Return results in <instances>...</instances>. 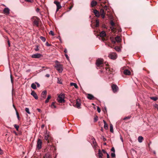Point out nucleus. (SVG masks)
<instances>
[{
	"label": "nucleus",
	"instance_id": "f257e3e1",
	"mask_svg": "<svg viewBox=\"0 0 158 158\" xmlns=\"http://www.w3.org/2000/svg\"><path fill=\"white\" fill-rule=\"evenodd\" d=\"M98 151V153L97 156L98 157V158H102V157L103 155V153H106L107 155V158H110L109 155L104 150L102 149V151H101V150L99 149Z\"/></svg>",
	"mask_w": 158,
	"mask_h": 158
},
{
	"label": "nucleus",
	"instance_id": "f03ea898",
	"mask_svg": "<svg viewBox=\"0 0 158 158\" xmlns=\"http://www.w3.org/2000/svg\"><path fill=\"white\" fill-rule=\"evenodd\" d=\"M53 140L50 134H46L44 136V141H47L48 143H49L50 142H51Z\"/></svg>",
	"mask_w": 158,
	"mask_h": 158
},
{
	"label": "nucleus",
	"instance_id": "7ed1b4c3",
	"mask_svg": "<svg viewBox=\"0 0 158 158\" xmlns=\"http://www.w3.org/2000/svg\"><path fill=\"white\" fill-rule=\"evenodd\" d=\"M32 20L34 25L39 26V23L40 21V19L37 17H34L32 18Z\"/></svg>",
	"mask_w": 158,
	"mask_h": 158
},
{
	"label": "nucleus",
	"instance_id": "20e7f679",
	"mask_svg": "<svg viewBox=\"0 0 158 158\" xmlns=\"http://www.w3.org/2000/svg\"><path fill=\"white\" fill-rule=\"evenodd\" d=\"M110 40L112 42V43L113 44H115L116 43V41L118 43L120 42L121 41V39L119 36H116L115 39H114L113 37H110Z\"/></svg>",
	"mask_w": 158,
	"mask_h": 158
},
{
	"label": "nucleus",
	"instance_id": "39448f33",
	"mask_svg": "<svg viewBox=\"0 0 158 158\" xmlns=\"http://www.w3.org/2000/svg\"><path fill=\"white\" fill-rule=\"evenodd\" d=\"M64 94H61L59 95L57 98L58 101L60 103L64 102H65L64 100Z\"/></svg>",
	"mask_w": 158,
	"mask_h": 158
},
{
	"label": "nucleus",
	"instance_id": "423d86ee",
	"mask_svg": "<svg viewBox=\"0 0 158 158\" xmlns=\"http://www.w3.org/2000/svg\"><path fill=\"white\" fill-rule=\"evenodd\" d=\"M90 141L93 147H94L95 148H96L97 145V143L94 138L93 136H92L91 137V139L90 140Z\"/></svg>",
	"mask_w": 158,
	"mask_h": 158
},
{
	"label": "nucleus",
	"instance_id": "0eeeda50",
	"mask_svg": "<svg viewBox=\"0 0 158 158\" xmlns=\"http://www.w3.org/2000/svg\"><path fill=\"white\" fill-rule=\"evenodd\" d=\"M59 73H61L63 71V65L60 64H56L55 66Z\"/></svg>",
	"mask_w": 158,
	"mask_h": 158
},
{
	"label": "nucleus",
	"instance_id": "6e6552de",
	"mask_svg": "<svg viewBox=\"0 0 158 158\" xmlns=\"http://www.w3.org/2000/svg\"><path fill=\"white\" fill-rule=\"evenodd\" d=\"M103 60L101 59H98L96 60V64L98 67H100L103 64Z\"/></svg>",
	"mask_w": 158,
	"mask_h": 158
},
{
	"label": "nucleus",
	"instance_id": "1a4fd4ad",
	"mask_svg": "<svg viewBox=\"0 0 158 158\" xmlns=\"http://www.w3.org/2000/svg\"><path fill=\"white\" fill-rule=\"evenodd\" d=\"M100 36L102 38V40L103 41H104L106 40V39L103 37L106 36V33L105 31H102L100 33Z\"/></svg>",
	"mask_w": 158,
	"mask_h": 158
},
{
	"label": "nucleus",
	"instance_id": "9d476101",
	"mask_svg": "<svg viewBox=\"0 0 158 158\" xmlns=\"http://www.w3.org/2000/svg\"><path fill=\"white\" fill-rule=\"evenodd\" d=\"M42 56V55L40 53H36L32 55L31 57L32 58H39Z\"/></svg>",
	"mask_w": 158,
	"mask_h": 158
},
{
	"label": "nucleus",
	"instance_id": "9b49d317",
	"mask_svg": "<svg viewBox=\"0 0 158 158\" xmlns=\"http://www.w3.org/2000/svg\"><path fill=\"white\" fill-rule=\"evenodd\" d=\"M54 3L56 4V11H57L59 10L60 9L61 7V6L60 5V4L59 2L56 1H55L54 2Z\"/></svg>",
	"mask_w": 158,
	"mask_h": 158
},
{
	"label": "nucleus",
	"instance_id": "f8f14e48",
	"mask_svg": "<svg viewBox=\"0 0 158 158\" xmlns=\"http://www.w3.org/2000/svg\"><path fill=\"white\" fill-rule=\"evenodd\" d=\"M80 101L79 99H77L76 102V104L75 105H73V106L76 107L77 108H80V106L81 105Z\"/></svg>",
	"mask_w": 158,
	"mask_h": 158
},
{
	"label": "nucleus",
	"instance_id": "ddd939ff",
	"mask_svg": "<svg viewBox=\"0 0 158 158\" xmlns=\"http://www.w3.org/2000/svg\"><path fill=\"white\" fill-rule=\"evenodd\" d=\"M110 58L112 59H115L117 58V55L115 53H112L108 56Z\"/></svg>",
	"mask_w": 158,
	"mask_h": 158
},
{
	"label": "nucleus",
	"instance_id": "4468645a",
	"mask_svg": "<svg viewBox=\"0 0 158 158\" xmlns=\"http://www.w3.org/2000/svg\"><path fill=\"white\" fill-rule=\"evenodd\" d=\"M100 15L102 19H104L105 17V11L104 9H101L100 10V12H99Z\"/></svg>",
	"mask_w": 158,
	"mask_h": 158
},
{
	"label": "nucleus",
	"instance_id": "2eb2a0df",
	"mask_svg": "<svg viewBox=\"0 0 158 158\" xmlns=\"http://www.w3.org/2000/svg\"><path fill=\"white\" fill-rule=\"evenodd\" d=\"M42 143V142L41 139H38L37 144V148H41Z\"/></svg>",
	"mask_w": 158,
	"mask_h": 158
},
{
	"label": "nucleus",
	"instance_id": "dca6fc26",
	"mask_svg": "<svg viewBox=\"0 0 158 158\" xmlns=\"http://www.w3.org/2000/svg\"><path fill=\"white\" fill-rule=\"evenodd\" d=\"M111 87L114 92L115 93L118 91V88L117 85L113 84L112 85Z\"/></svg>",
	"mask_w": 158,
	"mask_h": 158
},
{
	"label": "nucleus",
	"instance_id": "f3484780",
	"mask_svg": "<svg viewBox=\"0 0 158 158\" xmlns=\"http://www.w3.org/2000/svg\"><path fill=\"white\" fill-rule=\"evenodd\" d=\"M93 12L94 13L95 16L98 18L100 16V13L99 11L96 9H93Z\"/></svg>",
	"mask_w": 158,
	"mask_h": 158
},
{
	"label": "nucleus",
	"instance_id": "a211bd4d",
	"mask_svg": "<svg viewBox=\"0 0 158 158\" xmlns=\"http://www.w3.org/2000/svg\"><path fill=\"white\" fill-rule=\"evenodd\" d=\"M10 9L8 8H5L3 11L4 14L8 15L10 13Z\"/></svg>",
	"mask_w": 158,
	"mask_h": 158
},
{
	"label": "nucleus",
	"instance_id": "6ab92c4d",
	"mask_svg": "<svg viewBox=\"0 0 158 158\" xmlns=\"http://www.w3.org/2000/svg\"><path fill=\"white\" fill-rule=\"evenodd\" d=\"M31 95H32L35 99H38V96L34 91H32L31 93Z\"/></svg>",
	"mask_w": 158,
	"mask_h": 158
},
{
	"label": "nucleus",
	"instance_id": "aec40b11",
	"mask_svg": "<svg viewBox=\"0 0 158 158\" xmlns=\"http://www.w3.org/2000/svg\"><path fill=\"white\" fill-rule=\"evenodd\" d=\"M123 73L126 75H129L131 74L130 71L127 69H126L124 70L123 71Z\"/></svg>",
	"mask_w": 158,
	"mask_h": 158
},
{
	"label": "nucleus",
	"instance_id": "412c9836",
	"mask_svg": "<svg viewBox=\"0 0 158 158\" xmlns=\"http://www.w3.org/2000/svg\"><path fill=\"white\" fill-rule=\"evenodd\" d=\"M87 98L89 100H94L95 98L92 94H87Z\"/></svg>",
	"mask_w": 158,
	"mask_h": 158
},
{
	"label": "nucleus",
	"instance_id": "4be33fe9",
	"mask_svg": "<svg viewBox=\"0 0 158 158\" xmlns=\"http://www.w3.org/2000/svg\"><path fill=\"white\" fill-rule=\"evenodd\" d=\"M97 2L93 0L91 2V6L92 7H93L96 6L97 5Z\"/></svg>",
	"mask_w": 158,
	"mask_h": 158
},
{
	"label": "nucleus",
	"instance_id": "5701e85b",
	"mask_svg": "<svg viewBox=\"0 0 158 158\" xmlns=\"http://www.w3.org/2000/svg\"><path fill=\"white\" fill-rule=\"evenodd\" d=\"M47 94V92L46 91H44L42 92L41 94V97L44 98H46V95Z\"/></svg>",
	"mask_w": 158,
	"mask_h": 158
},
{
	"label": "nucleus",
	"instance_id": "b1692460",
	"mask_svg": "<svg viewBox=\"0 0 158 158\" xmlns=\"http://www.w3.org/2000/svg\"><path fill=\"white\" fill-rule=\"evenodd\" d=\"M111 151L112 152L111 153V157L113 158H114L115 157V149H111Z\"/></svg>",
	"mask_w": 158,
	"mask_h": 158
},
{
	"label": "nucleus",
	"instance_id": "393cba45",
	"mask_svg": "<svg viewBox=\"0 0 158 158\" xmlns=\"http://www.w3.org/2000/svg\"><path fill=\"white\" fill-rule=\"evenodd\" d=\"M143 138L142 136H139L138 138V141L140 142H142L143 140Z\"/></svg>",
	"mask_w": 158,
	"mask_h": 158
},
{
	"label": "nucleus",
	"instance_id": "a878e982",
	"mask_svg": "<svg viewBox=\"0 0 158 158\" xmlns=\"http://www.w3.org/2000/svg\"><path fill=\"white\" fill-rule=\"evenodd\" d=\"M104 125V127L105 129L106 130L108 128V126L107 124L106 123V122L104 120H103Z\"/></svg>",
	"mask_w": 158,
	"mask_h": 158
},
{
	"label": "nucleus",
	"instance_id": "bb28decb",
	"mask_svg": "<svg viewBox=\"0 0 158 158\" xmlns=\"http://www.w3.org/2000/svg\"><path fill=\"white\" fill-rule=\"evenodd\" d=\"M70 85L71 86H74L76 89H77L78 88V87L77 84L75 83H70Z\"/></svg>",
	"mask_w": 158,
	"mask_h": 158
},
{
	"label": "nucleus",
	"instance_id": "cd10ccee",
	"mask_svg": "<svg viewBox=\"0 0 158 158\" xmlns=\"http://www.w3.org/2000/svg\"><path fill=\"white\" fill-rule=\"evenodd\" d=\"M95 23V27H98L99 26V21L98 19H97L96 20Z\"/></svg>",
	"mask_w": 158,
	"mask_h": 158
},
{
	"label": "nucleus",
	"instance_id": "c85d7f7f",
	"mask_svg": "<svg viewBox=\"0 0 158 158\" xmlns=\"http://www.w3.org/2000/svg\"><path fill=\"white\" fill-rule=\"evenodd\" d=\"M51 96L50 95H49L48 96L47 99L45 101V103H47L48 102H49V100L51 98Z\"/></svg>",
	"mask_w": 158,
	"mask_h": 158
},
{
	"label": "nucleus",
	"instance_id": "c756f323",
	"mask_svg": "<svg viewBox=\"0 0 158 158\" xmlns=\"http://www.w3.org/2000/svg\"><path fill=\"white\" fill-rule=\"evenodd\" d=\"M112 31L114 33L116 32V29L114 27H110Z\"/></svg>",
	"mask_w": 158,
	"mask_h": 158
},
{
	"label": "nucleus",
	"instance_id": "7c9ffc66",
	"mask_svg": "<svg viewBox=\"0 0 158 158\" xmlns=\"http://www.w3.org/2000/svg\"><path fill=\"white\" fill-rule=\"evenodd\" d=\"M150 98L154 101H156L158 99V98L157 97H150Z\"/></svg>",
	"mask_w": 158,
	"mask_h": 158
},
{
	"label": "nucleus",
	"instance_id": "2f4dec72",
	"mask_svg": "<svg viewBox=\"0 0 158 158\" xmlns=\"http://www.w3.org/2000/svg\"><path fill=\"white\" fill-rule=\"evenodd\" d=\"M110 131L111 132H113V126L112 124L110 125Z\"/></svg>",
	"mask_w": 158,
	"mask_h": 158
},
{
	"label": "nucleus",
	"instance_id": "473e14b6",
	"mask_svg": "<svg viewBox=\"0 0 158 158\" xmlns=\"http://www.w3.org/2000/svg\"><path fill=\"white\" fill-rule=\"evenodd\" d=\"M31 87L33 89H35L36 88V85L33 83L31 85Z\"/></svg>",
	"mask_w": 158,
	"mask_h": 158
},
{
	"label": "nucleus",
	"instance_id": "72a5a7b5",
	"mask_svg": "<svg viewBox=\"0 0 158 158\" xmlns=\"http://www.w3.org/2000/svg\"><path fill=\"white\" fill-rule=\"evenodd\" d=\"M14 127L16 128L17 131H19V126L18 125H17L16 124L14 125Z\"/></svg>",
	"mask_w": 158,
	"mask_h": 158
},
{
	"label": "nucleus",
	"instance_id": "f704fd0d",
	"mask_svg": "<svg viewBox=\"0 0 158 158\" xmlns=\"http://www.w3.org/2000/svg\"><path fill=\"white\" fill-rule=\"evenodd\" d=\"M40 38L42 41L44 42L46 40V39L44 37L41 36L40 37Z\"/></svg>",
	"mask_w": 158,
	"mask_h": 158
},
{
	"label": "nucleus",
	"instance_id": "c9c22d12",
	"mask_svg": "<svg viewBox=\"0 0 158 158\" xmlns=\"http://www.w3.org/2000/svg\"><path fill=\"white\" fill-rule=\"evenodd\" d=\"M25 111L28 114H30V113L29 111V110L28 108H26L25 109Z\"/></svg>",
	"mask_w": 158,
	"mask_h": 158
},
{
	"label": "nucleus",
	"instance_id": "e433bc0d",
	"mask_svg": "<svg viewBox=\"0 0 158 158\" xmlns=\"http://www.w3.org/2000/svg\"><path fill=\"white\" fill-rule=\"evenodd\" d=\"M35 50L36 51H38L39 50V46L38 45H37L36 46L35 48Z\"/></svg>",
	"mask_w": 158,
	"mask_h": 158
},
{
	"label": "nucleus",
	"instance_id": "4c0bfd02",
	"mask_svg": "<svg viewBox=\"0 0 158 158\" xmlns=\"http://www.w3.org/2000/svg\"><path fill=\"white\" fill-rule=\"evenodd\" d=\"M98 117L97 116H96L94 118V121L95 122L97 121L98 120Z\"/></svg>",
	"mask_w": 158,
	"mask_h": 158
},
{
	"label": "nucleus",
	"instance_id": "58836bf2",
	"mask_svg": "<svg viewBox=\"0 0 158 158\" xmlns=\"http://www.w3.org/2000/svg\"><path fill=\"white\" fill-rule=\"evenodd\" d=\"M21 2L22 0H20ZM25 1L28 2L32 3L33 2V0H24Z\"/></svg>",
	"mask_w": 158,
	"mask_h": 158
},
{
	"label": "nucleus",
	"instance_id": "ea45409f",
	"mask_svg": "<svg viewBox=\"0 0 158 158\" xmlns=\"http://www.w3.org/2000/svg\"><path fill=\"white\" fill-rule=\"evenodd\" d=\"M110 24L112 26V27H114V26L115 25V23H114V22L113 21H111V22H110Z\"/></svg>",
	"mask_w": 158,
	"mask_h": 158
},
{
	"label": "nucleus",
	"instance_id": "a19ab883",
	"mask_svg": "<svg viewBox=\"0 0 158 158\" xmlns=\"http://www.w3.org/2000/svg\"><path fill=\"white\" fill-rule=\"evenodd\" d=\"M131 116H127V117H125L123 119L124 120H127V119H129L131 118Z\"/></svg>",
	"mask_w": 158,
	"mask_h": 158
},
{
	"label": "nucleus",
	"instance_id": "79ce46f5",
	"mask_svg": "<svg viewBox=\"0 0 158 158\" xmlns=\"http://www.w3.org/2000/svg\"><path fill=\"white\" fill-rule=\"evenodd\" d=\"M15 110L16 111V114L17 115L18 118L19 120V114L18 112L17 111V110Z\"/></svg>",
	"mask_w": 158,
	"mask_h": 158
},
{
	"label": "nucleus",
	"instance_id": "37998d69",
	"mask_svg": "<svg viewBox=\"0 0 158 158\" xmlns=\"http://www.w3.org/2000/svg\"><path fill=\"white\" fill-rule=\"evenodd\" d=\"M49 34H51L52 36H54V33L52 31H51L49 33Z\"/></svg>",
	"mask_w": 158,
	"mask_h": 158
},
{
	"label": "nucleus",
	"instance_id": "c03bdc74",
	"mask_svg": "<svg viewBox=\"0 0 158 158\" xmlns=\"http://www.w3.org/2000/svg\"><path fill=\"white\" fill-rule=\"evenodd\" d=\"M52 106H53L54 108H56V106L55 105V102H53L52 103V104L51 105V106L52 107Z\"/></svg>",
	"mask_w": 158,
	"mask_h": 158
},
{
	"label": "nucleus",
	"instance_id": "a18cd8bd",
	"mask_svg": "<svg viewBox=\"0 0 158 158\" xmlns=\"http://www.w3.org/2000/svg\"><path fill=\"white\" fill-rule=\"evenodd\" d=\"M46 45L47 46H51V44H49L48 42H47L46 43Z\"/></svg>",
	"mask_w": 158,
	"mask_h": 158
},
{
	"label": "nucleus",
	"instance_id": "49530a36",
	"mask_svg": "<svg viewBox=\"0 0 158 158\" xmlns=\"http://www.w3.org/2000/svg\"><path fill=\"white\" fill-rule=\"evenodd\" d=\"M3 153V151L1 149H0V154L2 155Z\"/></svg>",
	"mask_w": 158,
	"mask_h": 158
},
{
	"label": "nucleus",
	"instance_id": "de8ad7c7",
	"mask_svg": "<svg viewBox=\"0 0 158 158\" xmlns=\"http://www.w3.org/2000/svg\"><path fill=\"white\" fill-rule=\"evenodd\" d=\"M97 110L98 113H100V112L101 109L98 107Z\"/></svg>",
	"mask_w": 158,
	"mask_h": 158
},
{
	"label": "nucleus",
	"instance_id": "09e8293b",
	"mask_svg": "<svg viewBox=\"0 0 158 158\" xmlns=\"http://www.w3.org/2000/svg\"><path fill=\"white\" fill-rule=\"evenodd\" d=\"M10 77V78H11V82L12 83L13 82V78H12V75H11Z\"/></svg>",
	"mask_w": 158,
	"mask_h": 158
},
{
	"label": "nucleus",
	"instance_id": "8fccbe9b",
	"mask_svg": "<svg viewBox=\"0 0 158 158\" xmlns=\"http://www.w3.org/2000/svg\"><path fill=\"white\" fill-rule=\"evenodd\" d=\"M35 83L37 84V86L38 87H40V85L37 82H35Z\"/></svg>",
	"mask_w": 158,
	"mask_h": 158
},
{
	"label": "nucleus",
	"instance_id": "3c124183",
	"mask_svg": "<svg viewBox=\"0 0 158 158\" xmlns=\"http://www.w3.org/2000/svg\"><path fill=\"white\" fill-rule=\"evenodd\" d=\"M45 76L47 77H50V75L49 74H46Z\"/></svg>",
	"mask_w": 158,
	"mask_h": 158
},
{
	"label": "nucleus",
	"instance_id": "603ef678",
	"mask_svg": "<svg viewBox=\"0 0 158 158\" xmlns=\"http://www.w3.org/2000/svg\"><path fill=\"white\" fill-rule=\"evenodd\" d=\"M155 107L158 110V105L157 104H156L155 106Z\"/></svg>",
	"mask_w": 158,
	"mask_h": 158
},
{
	"label": "nucleus",
	"instance_id": "864d4df0",
	"mask_svg": "<svg viewBox=\"0 0 158 158\" xmlns=\"http://www.w3.org/2000/svg\"><path fill=\"white\" fill-rule=\"evenodd\" d=\"M64 53H66L67 52V50L66 49H64Z\"/></svg>",
	"mask_w": 158,
	"mask_h": 158
},
{
	"label": "nucleus",
	"instance_id": "5fc2aeb1",
	"mask_svg": "<svg viewBox=\"0 0 158 158\" xmlns=\"http://www.w3.org/2000/svg\"><path fill=\"white\" fill-rule=\"evenodd\" d=\"M73 6V5H72L69 8V10H71Z\"/></svg>",
	"mask_w": 158,
	"mask_h": 158
},
{
	"label": "nucleus",
	"instance_id": "6e6d98bb",
	"mask_svg": "<svg viewBox=\"0 0 158 158\" xmlns=\"http://www.w3.org/2000/svg\"><path fill=\"white\" fill-rule=\"evenodd\" d=\"M37 110L39 111V112H40L41 111V110L40 109L38 108L37 109Z\"/></svg>",
	"mask_w": 158,
	"mask_h": 158
},
{
	"label": "nucleus",
	"instance_id": "4d7b16f0",
	"mask_svg": "<svg viewBox=\"0 0 158 158\" xmlns=\"http://www.w3.org/2000/svg\"><path fill=\"white\" fill-rule=\"evenodd\" d=\"M13 132H14V133L15 134V135H18L17 133H16V132L15 131H14Z\"/></svg>",
	"mask_w": 158,
	"mask_h": 158
},
{
	"label": "nucleus",
	"instance_id": "13d9d810",
	"mask_svg": "<svg viewBox=\"0 0 158 158\" xmlns=\"http://www.w3.org/2000/svg\"><path fill=\"white\" fill-rule=\"evenodd\" d=\"M8 45L10 47V42H9V40L8 41Z\"/></svg>",
	"mask_w": 158,
	"mask_h": 158
},
{
	"label": "nucleus",
	"instance_id": "bf43d9fd",
	"mask_svg": "<svg viewBox=\"0 0 158 158\" xmlns=\"http://www.w3.org/2000/svg\"><path fill=\"white\" fill-rule=\"evenodd\" d=\"M65 56H66V57L67 59L69 58L68 56V55L67 54H65Z\"/></svg>",
	"mask_w": 158,
	"mask_h": 158
},
{
	"label": "nucleus",
	"instance_id": "052dcab7",
	"mask_svg": "<svg viewBox=\"0 0 158 158\" xmlns=\"http://www.w3.org/2000/svg\"><path fill=\"white\" fill-rule=\"evenodd\" d=\"M113 70V69H109V71H110V72H112Z\"/></svg>",
	"mask_w": 158,
	"mask_h": 158
},
{
	"label": "nucleus",
	"instance_id": "680f3d73",
	"mask_svg": "<svg viewBox=\"0 0 158 158\" xmlns=\"http://www.w3.org/2000/svg\"><path fill=\"white\" fill-rule=\"evenodd\" d=\"M106 140V139L103 137V141H105Z\"/></svg>",
	"mask_w": 158,
	"mask_h": 158
},
{
	"label": "nucleus",
	"instance_id": "e2e57ef3",
	"mask_svg": "<svg viewBox=\"0 0 158 158\" xmlns=\"http://www.w3.org/2000/svg\"><path fill=\"white\" fill-rule=\"evenodd\" d=\"M132 150L133 152H136V151H135V150H134V149H132Z\"/></svg>",
	"mask_w": 158,
	"mask_h": 158
},
{
	"label": "nucleus",
	"instance_id": "0e129e2a",
	"mask_svg": "<svg viewBox=\"0 0 158 158\" xmlns=\"http://www.w3.org/2000/svg\"><path fill=\"white\" fill-rule=\"evenodd\" d=\"M152 143V142H150V143L149 144H148V147L149 148L150 147H149V145H150V144H151Z\"/></svg>",
	"mask_w": 158,
	"mask_h": 158
},
{
	"label": "nucleus",
	"instance_id": "69168bd1",
	"mask_svg": "<svg viewBox=\"0 0 158 158\" xmlns=\"http://www.w3.org/2000/svg\"><path fill=\"white\" fill-rule=\"evenodd\" d=\"M13 107H14V108H15V110H16V108H15V106H14V105H13Z\"/></svg>",
	"mask_w": 158,
	"mask_h": 158
},
{
	"label": "nucleus",
	"instance_id": "338daca9",
	"mask_svg": "<svg viewBox=\"0 0 158 158\" xmlns=\"http://www.w3.org/2000/svg\"><path fill=\"white\" fill-rule=\"evenodd\" d=\"M101 131H103V129L102 128L101 129Z\"/></svg>",
	"mask_w": 158,
	"mask_h": 158
},
{
	"label": "nucleus",
	"instance_id": "774afa93",
	"mask_svg": "<svg viewBox=\"0 0 158 158\" xmlns=\"http://www.w3.org/2000/svg\"><path fill=\"white\" fill-rule=\"evenodd\" d=\"M118 31L119 32H120V31H121V29H119V30H118Z\"/></svg>",
	"mask_w": 158,
	"mask_h": 158
}]
</instances>
